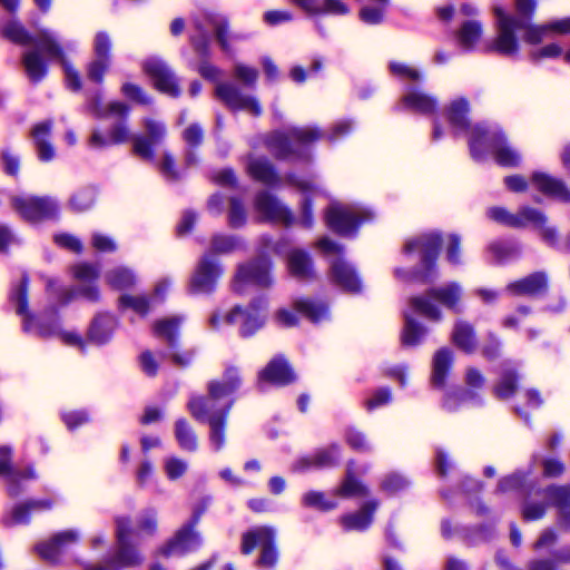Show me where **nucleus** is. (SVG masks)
I'll list each match as a JSON object with an SVG mask.
<instances>
[{
  "label": "nucleus",
  "instance_id": "8fccbe9b",
  "mask_svg": "<svg viewBox=\"0 0 570 570\" xmlns=\"http://www.w3.org/2000/svg\"><path fill=\"white\" fill-rule=\"evenodd\" d=\"M377 508V502L370 501L362 507V509L352 514H346L342 518V524L346 530H364L372 520L373 513Z\"/></svg>",
  "mask_w": 570,
  "mask_h": 570
},
{
  "label": "nucleus",
  "instance_id": "20e7f679",
  "mask_svg": "<svg viewBox=\"0 0 570 570\" xmlns=\"http://www.w3.org/2000/svg\"><path fill=\"white\" fill-rule=\"evenodd\" d=\"M462 297L463 288L456 282L430 288L424 295L412 297L409 301L411 311H404L405 324L402 332V343L406 346H415L421 343L428 333V328L415 321L411 313H417L431 322H440L442 311L435 302L451 311L461 312Z\"/></svg>",
  "mask_w": 570,
  "mask_h": 570
},
{
  "label": "nucleus",
  "instance_id": "09e8293b",
  "mask_svg": "<svg viewBox=\"0 0 570 570\" xmlns=\"http://www.w3.org/2000/svg\"><path fill=\"white\" fill-rule=\"evenodd\" d=\"M482 24L476 20L464 22L456 32V42L465 51L475 49L482 37Z\"/></svg>",
  "mask_w": 570,
  "mask_h": 570
},
{
  "label": "nucleus",
  "instance_id": "79ce46f5",
  "mask_svg": "<svg viewBox=\"0 0 570 570\" xmlns=\"http://www.w3.org/2000/svg\"><path fill=\"white\" fill-rule=\"evenodd\" d=\"M88 110L97 118H117L125 119L129 114V108L120 101H110L102 104L101 98L96 96L88 102Z\"/></svg>",
  "mask_w": 570,
  "mask_h": 570
},
{
  "label": "nucleus",
  "instance_id": "f257e3e1",
  "mask_svg": "<svg viewBox=\"0 0 570 570\" xmlns=\"http://www.w3.org/2000/svg\"><path fill=\"white\" fill-rule=\"evenodd\" d=\"M1 32L3 37L10 41L27 46L33 43L35 49L28 50L22 56V65L28 78L32 82L41 81L47 72V61L43 60L39 50H42L47 60L58 59L63 68L67 87L71 90H79L81 88L80 76L77 70L67 61L62 48L57 41L55 33L50 30H40L36 38H32L21 23L13 19L3 21L1 24Z\"/></svg>",
  "mask_w": 570,
  "mask_h": 570
},
{
  "label": "nucleus",
  "instance_id": "bf43d9fd",
  "mask_svg": "<svg viewBox=\"0 0 570 570\" xmlns=\"http://www.w3.org/2000/svg\"><path fill=\"white\" fill-rule=\"evenodd\" d=\"M518 217H520L521 220L518 227L532 225L538 229L541 225L547 223V216L541 210L531 207H522L518 213Z\"/></svg>",
  "mask_w": 570,
  "mask_h": 570
},
{
  "label": "nucleus",
  "instance_id": "864d4df0",
  "mask_svg": "<svg viewBox=\"0 0 570 570\" xmlns=\"http://www.w3.org/2000/svg\"><path fill=\"white\" fill-rule=\"evenodd\" d=\"M367 494V489L355 476L352 468L348 466L346 476L340 488L335 491V495L344 498H362Z\"/></svg>",
  "mask_w": 570,
  "mask_h": 570
},
{
  "label": "nucleus",
  "instance_id": "4d7b16f0",
  "mask_svg": "<svg viewBox=\"0 0 570 570\" xmlns=\"http://www.w3.org/2000/svg\"><path fill=\"white\" fill-rule=\"evenodd\" d=\"M517 389V375L514 372L505 367L501 374V377L494 386V393L499 399L510 397Z\"/></svg>",
  "mask_w": 570,
  "mask_h": 570
},
{
  "label": "nucleus",
  "instance_id": "a878e982",
  "mask_svg": "<svg viewBox=\"0 0 570 570\" xmlns=\"http://www.w3.org/2000/svg\"><path fill=\"white\" fill-rule=\"evenodd\" d=\"M0 476L7 482L8 492L11 497L18 495L24 483L29 480L36 479L33 469L28 468L27 471L21 472L11 465V451L8 446H0Z\"/></svg>",
  "mask_w": 570,
  "mask_h": 570
},
{
  "label": "nucleus",
  "instance_id": "9b49d317",
  "mask_svg": "<svg viewBox=\"0 0 570 570\" xmlns=\"http://www.w3.org/2000/svg\"><path fill=\"white\" fill-rule=\"evenodd\" d=\"M208 502L204 501L194 508L191 518L184 523L174 535L159 548L158 554L169 557H181L198 550L203 544L200 532L196 529Z\"/></svg>",
  "mask_w": 570,
  "mask_h": 570
},
{
  "label": "nucleus",
  "instance_id": "ea45409f",
  "mask_svg": "<svg viewBox=\"0 0 570 570\" xmlns=\"http://www.w3.org/2000/svg\"><path fill=\"white\" fill-rule=\"evenodd\" d=\"M288 273L297 279H309L314 275L309 255L302 249H291L287 254Z\"/></svg>",
  "mask_w": 570,
  "mask_h": 570
},
{
  "label": "nucleus",
  "instance_id": "6e6552de",
  "mask_svg": "<svg viewBox=\"0 0 570 570\" xmlns=\"http://www.w3.org/2000/svg\"><path fill=\"white\" fill-rule=\"evenodd\" d=\"M441 236L435 232L409 238L402 250L405 262L416 261L419 267L414 271L396 268V278L403 282L428 283L436 278L435 262L441 246Z\"/></svg>",
  "mask_w": 570,
  "mask_h": 570
},
{
  "label": "nucleus",
  "instance_id": "2f4dec72",
  "mask_svg": "<svg viewBox=\"0 0 570 570\" xmlns=\"http://www.w3.org/2000/svg\"><path fill=\"white\" fill-rule=\"evenodd\" d=\"M291 2L307 16H345L348 6L342 0H291Z\"/></svg>",
  "mask_w": 570,
  "mask_h": 570
},
{
  "label": "nucleus",
  "instance_id": "e433bc0d",
  "mask_svg": "<svg viewBox=\"0 0 570 570\" xmlns=\"http://www.w3.org/2000/svg\"><path fill=\"white\" fill-rule=\"evenodd\" d=\"M340 459V448L331 445L322 449L312 455L299 459L294 469L296 471H307L311 469H321L335 464Z\"/></svg>",
  "mask_w": 570,
  "mask_h": 570
},
{
  "label": "nucleus",
  "instance_id": "72a5a7b5",
  "mask_svg": "<svg viewBox=\"0 0 570 570\" xmlns=\"http://www.w3.org/2000/svg\"><path fill=\"white\" fill-rule=\"evenodd\" d=\"M52 505L53 501L51 499L29 500L27 502L16 504L6 512L3 515V522L9 527L27 523L30 519L31 512L49 510Z\"/></svg>",
  "mask_w": 570,
  "mask_h": 570
},
{
  "label": "nucleus",
  "instance_id": "4be33fe9",
  "mask_svg": "<svg viewBox=\"0 0 570 570\" xmlns=\"http://www.w3.org/2000/svg\"><path fill=\"white\" fill-rule=\"evenodd\" d=\"M222 269L216 261L208 254L199 261L189 282L191 294H207L214 291Z\"/></svg>",
  "mask_w": 570,
  "mask_h": 570
},
{
  "label": "nucleus",
  "instance_id": "cd10ccee",
  "mask_svg": "<svg viewBox=\"0 0 570 570\" xmlns=\"http://www.w3.org/2000/svg\"><path fill=\"white\" fill-rule=\"evenodd\" d=\"M145 129L148 137L137 135L132 137V150L134 154L146 160L154 159L153 146L160 142L165 135L166 128L163 122L151 118L144 120Z\"/></svg>",
  "mask_w": 570,
  "mask_h": 570
},
{
  "label": "nucleus",
  "instance_id": "7c9ffc66",
  "mask_svg": "<svg viewBox=\"0 0 570 570\" xmlns=\"http://www.w3.org/2000/svg\"><path fill=\"white\" fill-rule=\"evenodd\" d=\"M295 375L288 363L283 357L273 358L258 375V385L265 389L266 385H286L294 381Z\"/></svg>",
  "mask_w": 570,
  "mask_h": 570
},
{
  "label": "nucleus",
  "instance_id": "13d9d810",
  "mask_svg": "<svg viewBox=\"0 0 570 570\" xmlns=\"http://www.w3.org/2000/svg\"><path fill=\"white\" fill-rule=\"evenodd\" d=\"M466 401L476 402L478 395L475 393L469 392V391L448 392L444 395L442 406L446 411L453 412L460 407L461 403L466 402Z\"/></svg>",
  "mask_w": 570,
  "mask_h": 570
},
{
  "label": "nucleus",
  "instance_id": "f03ea898",
  "mask_svg": "<svg viewBox=\"0 0 570 570\" xmlns=\"http://www.w3.org/2000/svg\"><path fill=\"white\" fill-rule=\"evenodd\" d=\"M469 102L464 98L453 100L446 110V117L454 135H469V146L475 160H483L492 154L497 164L514 167L521 161L520 154L510 146L501 129L495 125L468 122Z\"/></svg>",
  "mask_w": 570,
  "mask_h": 570
},
{
  "label": "nucleus",
  "instance_id": "473e14b6",
  "mask_svg": "<svg viewBox=\"0 0 570 570\" xmlns=\"http://www.w3.org/2000/svg\"><path fill=\"white\" fill-rule=\"evenodd\" d=\"M558 508V525L570 531V487H550L540 494Z\"/></svg>",
  "mask_w": 570,
  "mask_h": 570
},
{
  "label": "nucleus",
  "instance_id": "bb28decb",
  "mask_svg": "<svg viewBox=\"0 0 570 570\" xmlns=\"http://www.w3.org/2000/svg\"><path fill=\"white\" fill-rule=\"evenodd\" d=\"M259 219L288 225L293 222L291 210L268 193H261L254 203Z\"/></svg>",
  "mask_w": 570,
  "mask_h": 570
},
{
  "label": "nucleus",
  "instance_id": "774afa93",
  "mask_svg": "<svg viewBox=\"0 0 570 570\" xmlns=\"http://www.w3.org/2000/svg\"><path fill=\"white\" fill-rule=\"evenodd\" d=\"M294 20V13L291 10H267L263 14V21L269 27L288 23Z\"/></svg>",
  "mask_w": 570,
  "mask_h": 570
},
{
  "label": "nucleus",
  "instance_id": "423d86ee",
  "mask_svg": "<svg viewBox=\"0 0 570 570\" xmlns=\"http://www.w3.org/2000/svg\"><path fill=\"white\" fill-rule=\"evenodd\" d=\"M213 37H216L223 50L228 51L227 21L225 17L209 11H203L195 16L190 26V40L199 56L197 71L205 79L217 81L220 70L206 60L208 57V45Z\"/></svg>",
  "mask_w": 570,
  "mask_h": 570
},
{
  "label": "nucleus",
  "instance_id": "49530a36",
  "mask_svg": "<svg viewBox=\"0 0 570 570\" xmlns=\"http://www.w3.org/2000/svg\"><path fill=\"white\" fill-rule=\"evenodd\" d=\"M293 307L295 312L306 317L313 323H321L330 317L327 306L318 301L311 298H301L294 302Z\"/></svg>",
  "mask_w": 570,
  "mask_h": 570
},
{
  "label": "nucleus",
  "instance_id": "4468645a",
  "mask_svg": "<svg viewBox=\"0 0 570 570\" xmlns=\"http://www.w3.org/2000/svg\"><path fill=\"white\" fill-rule=\"evenodd\" d=\"M266 303L258 299L247 308L235 306L223 318L218 314L212 315L209 323L213 328H220L223 324H238L243 336H249L259 330L265 322Z\"/></svg>",
  "mask_w": 570,
  "mask_h": 570
},
{
  "label": "nucleus",
  "instance_id": "aec40b11",
  "mask_svg": "<svg viewBox=\"0 0 570 570\" xmlns=\"http://www.w3.org/2000/svg\"><path fill=\"white\" fill-rule=\"evenodd\" d=\"M181 324L179 317H168L157 321L154 324V333L158 338L165 340L169 347L168 356L174 364L186 366L190 364L194 353L191 351H180L177 346L178 328Z\"/></svg>",
  "mask_w": 570,
  "mask_h": 570
},
{
  "label": "nucleus",
  "instance_id": "0eeeda50",
  "mask_svg": "<svg viewBox=\"0 0 570 570\" xmlns=\"http://www.w3.org/2000/svg\"><path fill=\"white\" fill-rule=\"evenodd\" d=\"M11 299L16 303V311L22 317V328L26 333L38 337L59 336L61 341L80 351H85L86 342L73 332L60 330L59 320L52 312L49 315L36 316L28 309V279L23 277L11 293Z\"/></svg>",
  "mask_w": 570,
  "mask_h": 570
},
{
  "label": "nucleus",
  "instance_id": "69168bd1",
  "mask_svg": "<svg viewBox=\"0 0 570 570\" xmlns=\"http://www.w3.org/2000/svg\"><path fill=\"white\" fill-rule=\"evenodd\" d=\"M488 216L492 220L510 227H518V225L521 223L520 217H518V214H511L503 207L490 208L488 210Z\"/></svg>",
  "mask_w": 570,
  "mask_h": 570
},
{
  "label": "nucleus",
  "instance_id": "58836bf2",
  "mask_svg": "<svg viewBox=\"0 0 570 570\" xmlns=\"http://www.w3.org/2000/svg\"><path fill=\"white\" fill-rule=\"evenodd\" d=\"M116 326L117 321L112 315H97L88 330V341L97 345L107 343L110 340Z\"/></svg>",
  "mask_w": 570,
  "mask_h": 570
},
{
  "label": "nucleus",
  "instance_id": "1a4fd4ad",
  "mask_svg": "<svg viewBox=\"0 0 570 570\" xmlns=\"http://www.w3.org/2000/svg\"><path fill=\"white\" fill-rule=\"evenodd\" d=\"M537 8L535 0H515V10L519 18L508 13L501 6L493 7L497 37L492 49L504 56H515L519 52V42L515 36L518 29H524L522 18L531 19Z\"/></svg>",
  "mask_w": 570,
  "mask_h": 570
},
{
  "label": "nucleus",
  "instance_id": "680f3d73",
  "mask_svg": "<svg viewBox=\"0 0 570 570\" xmlns=\"http://www.w3.org/2000/svg\"><path fill=\"white\" fill-rule=\"evenodd\" d=\"M554 561L540 560L531 563L530 570H561L559 562H570V546L564 547L554 553Z\"/></svg>",
  "mask_w": 570,
  "mask_h": 570
},
{
  "label": "nucleus",
  "instance_id": "c9c22d12",
  "mask_svg": "<svg viewBox=\"0 0 570 570\" xmlns=\"http://www.w3.org/2000/svg\"><path fill=\"white\" fill-rule=\"evenodd\" d=\"M52 121L46 120L38 122L31 130L33 145L37 156L41 161H50L56 156V150L50 141Z\"/></svg>",
  "mask_w": 570,
  "mask_h": 570
},
{
  "label": "nucleus",
  "instance_id": "a18cd8bd",
  "mask_svg": "<svg viewBox=\"0 0 570 570\" xmlns=\"http://www.w3.org/2000/svg\"><path fill=\"white\" fill-rule=\"evenodd\" d=\"M453 363V353L449 348L439 350L432 362L431 382L435 387L444 386L445 379Z\"/></svg>",
  "mask_w": 570,
  "mask_h": 570
},
{
  "label": "nucleus",
  "instance_id": "7ed1b4c3",
  "mask_svg": "<svg viewBox=\"0 0 570 570\" xmlns=\"http://www.w3.org/2000/svg\"><path fill=\"white\" fill-rule=\"evenodd\" d=\"M239 386L237 368L227 367L222 381L208 383L207 396H193L188 402L190 414L197 421L209 424V443L214 451H219L225 444V424L233 404L230 396Z\"/></svg>",
  "mask_w": 570,
  "mask_h": 570
},
{
  "label": "nucleus",
  "instance_id": "4c0bfd02",
  "mask_svg": "<svg viewBox=\"0 0 570 570\" xmlns=\"http://www.w3.org/2000/svg\"><path fill=\"white\" fill-rule=\"evenodd\" d=\"M400 106L420 114H430L436 107V100L420 88H410L403 95Z\"/></svg>",
  "mask_w": 570,
  "mask_h": 570
},
{
  "label": "nucleus",
  "instance_id": "a19ab883",
  "mask_svg": "<svg viewBox=\"0 0 570 570\" xmlns=\"http://www.w3.org/2000/svg\"><path fill=\"white\" fill-rule=\"evenodd\" d=\"M453 344L463 352L474 353L478 346L475 331L472 324L466 321L459 320L454 323L452 330Z\"/></svg>",
  "mask_w": 570,
  "mask_h": 570
},
{
  "label": "nucleus",
  "instance_id": "de8ad7c7",
  "mask_svg": "<svg viewBox=\"0 0 570 570\" xmlns=\"http://www.w3.org/2000/svg\"><path fill=\"white\" fill-rule=\"evenodd\" d=\"M247 170L255 180L268 186H277L281 180L265 158H250Z\"/></svg>",
  "mask_w": 570,
  "mask_h": 570
},
{
  "label": "nucleus",
  "instance_id": "5fc2aeb1",
  "mask_svg": "<svg viewBox=\"0 0 570 570\" xmlns=\"http://www.w3.org/2000/svg\"><path fill=\"white\" fill-rule=\"evenodd\" d=\"M373 4H365L360 11V19L368 24H379L383 21L389 0H370Z\"/></svg>",
  "mask_w": 570,
  "mask_h": 570
},
{
  "label": "nucleus",
  "instance_id": "f8f14e48",
  "mask_svg": "<svg viewBox=\"0 0 570 570\" xmlns=\"http://www.w3.org/2000/svg\"><path fill=\"white\" fill-rule=\"evenodd\" d=\"M375 214L361 205L331 203L326 212V223L331 229L342 236H352L358 226L373 219Z\"/></svg>",
  "mask_w": 570,
  "mask_h": 570
},
{
  "label": "nucleus",
  "instance_id": "a211bd4d",
  "mask_svg": "<svg viewBox=\"0 0 570 570\" xmlns=\"http://www.w3.org/2000/svg\"><path fill=\"white\" fill-rule=\"evenodd\" d=\"M271 268L272 263L266 258L240 265L234 279V289L238 293H243L248 286H269L273 283Z\"/></svg>",
  "mask_w": 570,
  "mask_h": 570
},
{
  "label": "nucleus",
  "instance_id": "f704fd0d",
  "mask_svg": "<svg viewBox=\"0 0 570 570\" xmlns=\"http://www.w3.org/2000/svg\"><path fill=\"white\" fill-rule=\"evenodd\" d=\"M531 184L537 190L548 197L563 203L570 202V190L559 178L544 173H534L531 177Z\"/></svg>",
  "mask_w": 570,
  "mask_h": 570
},
{
  "label": "nucleus",
  "instance_id": "338daca9",
  "mask_svg": "<svg viewBox=\"0 0 570 570\" xmlns=\"http://www.w3.org/2000/svg\"><path fill=\"white\" fill-rule=\"evenodd\" d=\"M95 202V193L91 189H82L76 193L70 199V206L75 212L89 209Z\"/></svg>",
  "mask_w": 570,
  "mask_h": 570
},
{
  "label": "nucleus",
  "instance_id": "b1692460",
  "mask_svg": "<svg viewBox=\"0 0 570 570\" xmlns=\"http://www.w3.org/2000/svg\"><path fill=\"white\" fill-rule=\"evenodd\" d=\"M95 59L88 65V78L95 82L101 83L106 71L110 66L111 39L108 33L99 31L94 38Z\"/></svg>",
  "mask_w": 570,
  "mask_h": 570
},
{
  "label": "nucleus",
  "instance_id": "f3484780",
  "mask_svg": "<svg viewBox=\"0 0 570 570\" xmlns=\"http://www.w3.org/2000/svg\"><path fill=\"white\" fill-rule=\"evenodd\" d=\"M12 208L26 220L37 223L58 214V204L51 197L16 195L11 197Z\"/></svg>",
  "mask_w": 570,
  "mask_h": 570
},
{
  "label": "nucleus",
  "instance_id": "c03bdc74",
  "mask_svg": "<svg viewBox=\"0 0 570 570\" xmlns=\"http://www.w3.org/2000/svg\"><path fill=\"white\" fill-rule=\"evenodd\" d=\"M129 138L127 125L125 122H117L106 137L97 130L94 131L89 139V146L92 148H105L110 145L126 142Z\"/></svg>",
  "mask_w": 570,
  "mask_h": 570
},
{
  "label": "nucleus",
  "instance_id": "6e6d98bb",
  "mask_svg": "<svg viewBox=\"0 0 570 570\" xmlns=\"http://www.w3.org/2000/svg\"><path fill=\"white\" fill-rule=\"evenodd\" d=\"M302 504L321 511H330L337 507L336 500L328 498L324 492L308 491L302 497Z\"/></svg>",
  "mask_w": 570,
  "mask_h": 570
},
{
  "label": "nucleus",
  "instance_id": "2eb2a0df",
  "mask_svg": "<svg viewBox=\"0 0 570 570\" xmlns=\"http://www.w3.org/2000/svg\"><path fill=\"white\" fill-rule=\"evenodd\" d=\"M256 547L261 548L258 564L272 568L276 564L278 554L275 548V530L271 527H256L243 534L242 552L249 554Z\"/></svg>",
  "mask_w": 570,
  "mask_h": 570
},
{
  "label": "nucleus",
  "instance_id": "5701e85b",
  "mask_svg": "<svg viewBox=\"0 0 570 570\" xmlns=\"http://www.w3.org/2000/svg\"><path fill=\"white\" fill-rule=\"evenodd\" d=\"M144 71L153 80L155 87L171 97L180 92L177 80L168 66L159 58H148L142 65Z\"/></svg>",
  "mask_w": 570,
  "mask_h": 570
},
{
  "label": "nucleus",
  "instance_id": "e2e57ef3",
  "mask_svg": "<svg viewBox=\"0 0 570 570\" xmlns=\"http://www.w3.org/2000/svg\"><path fill=\"white\" fill-rule=\"evenodd\" d=\"M240 245V240L233 236L216 235L212 239L210 249L217 254H227L236 250Z\"/></svg>",
  "mask_w": 570,
  "mask_h": 570
},
{
  "label": "nucleus",
  "instance_id": "0e129e2a",
  "mask_svg": "<svg viewBox=\"0 0 570 570\" xmlns=\"http://www.w3.org/2000/svg\"><path fill=\"white\" fill-rule=\"evenodd\" d=\"M187 468V462L177 456H169L164 461V470L169 480H176L183 476Z\"/></svg>",
  "mask_w": 570,
  "mask_h": 570
},
{
  "label": "nucleus",
  "instance_id": "6ab92c4d",
  "mask_svg": "<svg viewBox=\"0 0 570 570\" xmlns=\"http://www.w3.org/2000/svg\"><path fill=\"white\" fill-rule=\"evenodd\" d=\"M81 532L77 529H67L57 532L49 541L41 542L36 547L39 557L49 563H59L69 549L78 544Z\"/></svg>",
  "mask_w": 570,
  "mask_h": 570
},
{
  "label": "nucleus",
  "instance_id": "052dcab7",
  "mask_svg": "<svg viewBox=\"0 0 570 570\" xmlns=\"http://www.w3.org/2000/svg\"><path fill=\"white\" fill-rule=\"evenodd\" d=\"M390 71L402 81H419L422 79V75L417 69L403 62L392 61L390 63Z\"/></svg>",
  "mask_w": 570,
  "mask_h": 570
},
{
  "label": "nucleus",
  "instance_id": "412c9836",
  "mask_svg": "<svg viewBox=\"0 0 570 570\" xmlns=\"http://www.w3.org/2000/svg\"><path fill=\"white\" fill-rule=\"evenodd\" d=\"M216 96L232 110H242L252 116H259L262 114V106L258 99L253 95L244 94L232 83H218L216 86Z\"/></svg>",
  "mask_w": 570,
  "mask_h": 570
},
{
  "label": "nucleus",
  "instance_id": "dca6fc26",
  "mask_svg": "<svg viewBox=\"0 0 570 570\" xmlns=\"http://www.w3.org/2000/svg\"><path fill=\"white\" fill-rule=\"evenodd\" d=\"M72 277L77 285L73 289L65 292L60 297L61 304L68 303L72 297H82L89 302H97L100 297L97 281L100 269L97 265L78 263L71 267Z\"/></svg>",
  "mask_w": 570,
  "mask_h": 570
},
{
  "label": "nucleus",
  "instance_id": "3c124183",
  "mask_svg": "<svg viewBox=\"0 0 570 570\" xmlns=\"http://www.w3.org/2000/svg\"><path fill=\"white\" fill-rule=\"evenodd\" d=\"M105 279L112 288L119 291L132 287L137 282L134 271L125 266H117L107 271Z\"/></svg>",
  "mask_w": 570,
  "mask_h": 570
},
{
  "label": "nucleus",
  "instance_id": "37998d69",
  "mask_svg": "<svg viewBox=\"0 0 570 570\" xmlns=\"http://www.w3.org/2000/svg\"><path fill=\"white\" fill-rule=\"evenodd\" d=\"M547 277L543 273H534L522 279L510 283L507 289L514 295H537L547 288Z\"/></svg>",
  "mask_w": 570,
  "mask_h": 570
},
{
  "label": "nucleus",
  "instance_id": "c85d7f7f",
  "mask_svg": "<svg viewBox=\"0 0 570 570\" xmlns=\"http://www.w3.org/2000/svg\"><path fill=\"white\" fill-rule=\"evenodd\" d=\"M570 33V17L553 19L541 24H528L523 40L530 45H538L554 36Z\"/></svg>",
  "mask_w": 570,
  "mask_h": 570
},
{
  "label": "nucleus",
  "instance_id": "c756f323",
  "mask_svg": "<svg viewBox=\"0 0 570 570\" xmlns=\"http://www.w3.org/2000/svg\"><path fill=\"white\" fill-rule=\"evenodd\" d=\"M287 181L291 186H294L303 196L302 200V216L299 219L301 225L304 227H311L313 224L312 215V198L324 196V190L311 179H301L294 176L287 177Z\"/></svg>",
  "mask_w": 570,
  "mask_h": 570
},
{
  "label": "nucleus",
  "instance_id": "393cba45",
  "mask_svg": "<svg viewBox=\"0 0 570 570\" xmlns=\"http://www.w3.org/2000/svg\"><path fill=\"white\" fill-rule=\"evenodd\" d=\"M170 287L168 279L159 281L154 289L151 298L145 295L124 294L119 297V308L122 311L130 309L139 316H146L154 305L164 299L165 294Z\"/></svg>",
  "mask_w": 570,
  "mask_h": 570
},
{
  "label": "nucleus",
  "instance_id": "39448f33",
  "mask_svg": "<svg viewBox=\"0 0 570 570\" xmlns=\"http://www.w3.org/2000/svg\"><path fill=\"white\" fill-rule=\"evenodd\" d=\"M117 550L107 566L88 567L87 570H120L135 568L142 563L144 557L132 547L145 535H153L157 530V512L154 509L145 510L137 519L135 527L128 518L116 520Z\"/></svg>",
  "mask_w": 570,
  "mask_h": 570
},
{
  "label": "nucleus",
  "instance_id": "ddd939ff",
  "mask_svg": "<svg viewBox=\"0 0 570 570\" xmlns=\"http://www.w3.org/2000/svg\"><path fill=\"white\" fill-rule=\"evenodd\" d=\"M317 247L330 259L333 282L343 291L360 292L362 282L354 267L342 257V247L327 237L320 239Z\"/></svg>",
  "mask_w": 570,
  "mask_h": 570
},
{
  "label": "nucleus",
  "instance_id": "603ef678",
  "mask_svg": "<svg viewBox=\"0 0 570 570\" xmlns=\"http://www.w3.org/2000/svg\"><path fill=\"white\" fill-rule=\"evenodd\" d=\"M175 438L181 450L194 452L197 450L198 443L196 434L190 425L183 419L175 424Z\"/></svg>",
  "mask_w": 570,
  "mask_h": 570
},
{
  "label": "nucleus",
  "instance_id": "9d476101",
  "mask_svg": "<svg viewBox=\"0 0 570 570\" xmlns=\"http://www.w3.org/2000/svg\"><path fill=\"white\" fill-rule=\"evenodd\" d=\"M323 137L322 131L314 126L291 127L284 131H274L267 147L281 159H301L306 157V148Z\"/></svg>",
  "mask_w": 570,
  "mask_h": 570
}]
</instances>
